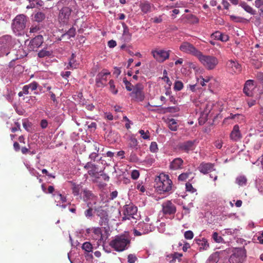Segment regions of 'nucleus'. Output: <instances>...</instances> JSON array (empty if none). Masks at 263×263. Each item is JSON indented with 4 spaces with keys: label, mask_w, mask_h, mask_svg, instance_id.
Masks as SVG:
<instances>
[{
    "label": "nucleus",
    "mask_w": 263,
    "mask_h": 263,
    "mask_svg": "<svg viewBox=\"0 0 263 263\" xmlns=\"http://www.w3.org/2000/svg\"><path fill=\"white\" fill-rule=\"evenodd\" d=\"M128 146L134 149H138L139 148L138 141L134 135L130 136L128 138Z\"/></svg>",
    "instance_id": "obj_27"
},
{
    "label": "nucleus",
    "mask_w": 263,
    "mask_h": 263,
    "mask_svg": "<svg viewBox=\"0 0 263 263\" xmlns=\"http://www.w3.org/2000/svg\"><path fill=\"white\" fill-rule=\"evenodd\" d=\"M162 210L165 214L171 215L176 211L175 205L170 200L164 202L162 204Z\"/></svg>",
    "instance_id": "obj_16"
},
{
    "label": "nucleus",
    "mask_w": 263,
    "mask_h": 263,
    "mask_svg": "<svg viewBox=\"0 0 263 263\" xmlns=\"http://www.w3.org/2000/svg\"><path fill=\"white\" fill-rule=\"evenodd\" d=\"M45 18V15L44 13L38 12L35 14L34 19L36 22H41Z\"/></svg>",
    "instance_id": "obj_40"
},
{
    "label": "nucleus",
    "mask_w": 263,
    "mask_h": 263,
    "mask_svg": "<svg viewBox=\"0 0 263 263\" xmlns=\"http://www.w3.org/2000/svg\"><path fill=\"white\" fill-rule=\"evenodd\" d=\"M138 132L144 140H150V134L148 130L144 131L143 129H140Z\"/></svg>",
    "instance_id": "obj_43"
},
{
    "label": "nucleus",
    "mask_w": 263,
    "mask_h": 263,
    "mask_svg": "<svg viewBox=\"0 0 263 263\" xmlns=\"http://www.w3.org/2000/svg\"><path fill=\"white\" fill-rule=\"evenodd\" d=\"M170 50H165L156 48L151 51V54L153 58L158 62L163 63L169 59Z\"/></svg>",
    "instance_id": "obj_8"
},
{
    "label": "nucleus",
    "mask_w": 263,
    "mask_h": 263,
    "mask_svg": "<svg viewBox=\"0 0 263 263\" xmlns=\"http://www.w3.org/2000/svg\"><path fill=\"white\" fill-rule=\"evenodd\" d=\"M58 5H68L63 7L60 11L59 18L63 23H67L70 16L72 7L76 5L75 0H61L58 3Z\"/></svg>",
    "instance_id": "obj_3"
},
{
    "label": "nucleus",
    "mask_w": 263,
    "mask_h": 263,
    "mask_svg": "<svg viewBox=\"0 0 263 263\" xmlns=\"http://www.w3.org/2000/svg\"><path fill=\"white\" fill-rule=\"evenodd\" d=\"M72 193L74 196H78L80 195V191L82 190V186L80 184H76V183H73L72 184Z\"/></svg>",
    "instance_id": "obj_39"
},
{
    "label": "nucleus",
    "mask_w": 263,
    "mask_h": 263,
    "mask_svg": "<svg viewBox=\"0 0 263 263\" xmlns=\"http://www.w3.org/2000/svg\"><path fill=\"white\" fill-rule=\"evenodd\" d=\"M123 31L121 40L124 42H128L130 41L132 38V34L129 32L128 27L124 24L123 25Z\"/></svg>",
    "instance_id": "obj_26"
},
{
    "label": "nucleus",
    "mask_w": 263,
    "mask_h": 263,
    "mask_svg": "<svg viewBox=\"0 0 263 263\" xmlns=\"http://www.w3.org/2000/svg\"><path fill=\"white\" fill-rule=\"evenodd\" d=\"M227 65L234 73H239L241 70V65L236 61L229 60L228 61Z\"/></svg>",
    "instance_id": "obj_20"
},
{
    "label": "nucleus",
    "mask_w": 263,
    "mask_h": 263,
    "mask_svg": "<svg viewBox=\"0 0 263 263\" xmlns=\"http://www.w3.org/2000/svg\"><path fill=\"white\" fill-rule=\"evenodd\" d=\"M183 161L180 158L174 159L170 164V168L173 170H177L182 167Z\"/></svg>",
    "instance_id": "obj_24"
},
{
    "label": "nucleus",
    "mask_w": 263,
    "mask_h": 263,
    "mask_svg": "<svg viewBox=\"0 0 263 263\" xmlns=\"http://www.w3.org/2000/svg\"><path fill=\"white\" fill-rule=\"evenodd\" d=\"M82 248L85 251V253L91 252L92 251V245L89 242L83 243Z\"/></svg>",
    "instance_id": "obj_42"
},
{
    "label": "nucleus",
    "mask_w": 263,
    "mask_h": 263,
    "mask_svg": "<svg viewBox=\"0 0 263 263\" xmlns=\"http://www.w3.org/2000/svg\"><path fill=\"white\" fill-rule=\"evenodd\" d=\"M127 259L128 263H135L137 260V258L135 255L130 254L128 255Z\"/></svg>",
    "instance_id": "obj_53"
},
{
    "label": "nucleus",
    "mask_w": 263,
    "mask_h": 263,
    "mask_svg": "<svg viewBox=\"0 0 263 263\" xmlns=\"http://www.w3.org/2000/svg\"><path fill=\"white\" fill-rule=\"evenodd\" d=\"M197 58L208 70L214 69L218 64V60L216 57L212 55H204L201 52H200Z\"/></svg>",
    "instance_id": "obj_5"
},
{
    "label": "nucleus",
    "mask_w": 263,
    "mask_h": 263,
    "mask_svg": "<svg viewBox=\"0 0 263 263\" xmlns=\"http://www.w3.org/2000/svg\"><path fill=\"white\" fill-rule=\"evenodd\" d=\"M239 230L238 229H226L223 230V235L236 236L238 235Z\"/></svg>",
    "instance_id": "obj_37"
},
{
    "label": "nucleus",
    "mask_w": 263,
    "mask_h": 263,
    "mask_svg": "<svg viewBox=\"0 0 263 263\" xmlns=\"http://www.w3.org/2000/svg\"><path fill=\"white\" fill-rule=\"evenodd\" d=\"M195 140L194 141H186L180 145V148L184 151L185 152H189L190 151H192L194 149V146L195 142Z\"/></svg>",
    "instance_id": "obj_23"
},
{
    "label": "nucleus",
    "mask_w": 263,
    "mask_h": 263,
    "mask_svg": "<svg viewBox=\"0 0 263 263\" xmlns=\"http://www.w3.org/2000/svg\"><path fill=\"white\" fill-rule=\"evenodd\" d=\"M239 6L247 12L252 15H254L256 14V11L254 10L251 6L248 5L246 2H241L239 3Z\"/></svg>",
    "instance_id": "obj_31"
},
{
    "label": "nucleus",
    "mask_w": 263,
    "mask_h": 263,
    "mask_svg": "<svg viewBox=\"0 0 263 263\" xmlns=\"http://www.w3.org/2000/svg\"><path fill=\"white\" fill-rule=\"evenodd\" d=\"M198 169L201 173L206 174L215 171L214 164L211 163L202 162L199 166Z\"/></svg>",
    "instance_id": "obj_17"
},
{
    "label": "nucleus",
    "mask_w": 263,
    "mask_h": 263,
    "mask_svg": "<svg viewBox=\"0 0 263 263\" xmlns=\"http://www.w3.org/2000/svg\"><path fill=\"white\" fill-rule=\"evenodd\" d=\"M123 120L126 121V123H125V127L127 129H129L130 128V124H132V122L131 121H130L128 118L126 116L123 117Z\"/></svg>",
    "instance_id": "obj_60"
},
{
    "label": "nucleus",
    "mask_w": 263,
    "mask_h": 263,
    "mask_svg": "<svg viewBox=\"0 0 263 263\" xmlns=\"http://www.w3.org/2000/svg\"><path fill=\"white\" fill-rule=\"evenodd\" d=\"M222 141L221 140H217L215 142L214 145L217 148H221L222 146Z\"/></svg>",
    "instance_id": "obj_64"
},
{
    "label": "nucleus",
    "mask_w": 263,
    "mask_h": 263,
    "mask_svg": "<svg viewBox=\"0 0 263 263\" xmlns=\"http://www.w3.org/2000/svg\"><path fill=\"white\" fill-rule=\"evenodd\" d=\"M189 177H191V178L194 177L192 173L190 171L181 174L178 176V180L179 181H185Z\"/></svg>",
    "instance_id": "obj_38"
},
{
    "label": "nucleus",
    "mask_w": 263,
    "mask_h": 263,
    "mask_svg": "<svg viewBox=\"0 0 263 263\" xmlns=\"http://www.w3.org/2000/svg\"><path fill=\"white\" fill-rule=\"evenodd\" d=\"M212 36L217 40H220L222 42H227L229 40V36L224 33H221L219 32H216L212 34Z\"/></svg>",
    "instance_id": "obj_29"
},
{
    "label": "nucleus",
    "mask_w": 263,
    "mask_h": 263,
    "mask_svg": "<svg viewBox=\"0 0 263 263\" xmlns=\"http://www.w3.org/2000/svg\"><path fill=\"white\" fill-rule=\"evenodd\" d=\"M255 87V81L253 80H248L245 83L243 91L246 96L251 97L253 95V90Z\"/></svg>",
    "instance_id": "obj_15"
},
{
    "label": "nucleus",
    "mask_w": 263,
    "mask_h": 263,
    "mask_svg": "<svg viewBox=\"0 0 263 263\" xmlns=\"http://www.w3.org/2000/svg\"><path fill=\"white\" fill-rule=\"evenodd\" d=\"M137 208L133 204H126L123 208V220L130 219L132 218L135 219L134 216L137 214Z\"/></svg>",
    "instance_id": "obj_12"
},
{
    "label": "nucleus",
    "mask_w": 263,
    "mask_h": 263,
    "mask_svg": "<svg viewBox=\"0 0 263 263\" xmlns=\"http://www.w3.org/2000/svg\"><path fill=\"white\" fill-rule=\"evenodd\" d=\"M186 190L188 192L194 193L196 190L193 187L192 185L190 183H186L185 185Z\"/></svg>",
    "instance_id": "obj_58"
},
{
    "label": "nucleus",
    "mask_w": 263,
    "mask_h": 263,
    "mask_svg": "<svg viewBox=\"0 0 263 263\" xmlns=\"http://www.w3.org/2000/svg\"><path fill=\"white\" fill-rule=\"evenodd\" d=\"M179 49L183 52L192 54L197 58L201 52L192 44L187 42H183L180 46Z\"/></svg>",
    "instance_id": "obj_11"
},
{
    "label": "nucleus",
    "mask_w": 263,
    "mask_h": 263,
    "mask_svg": "<svg viewBox=\"0 0 263 263\" xmlns=\"http://www.w3.org/2000/svg\"><path fill=\"white\" fill-rule=\"evenodd\" d=\"M43 43V38L42 35H37L34 37L30 42V48L34 50L39 47Z\"/></svg>",
    "instance_id": "obj_19"
},
{
    "label": "nucleus",
    "mask_w": 263,
    "mask_h": 263,
    "mask_svg": "<svg viewBox=\"0 0 263 263\" xmlns=\"http://www.w3.org/2000/svg\"><path fill=\"white\" fill-rule=\"evenodd\" d=\"M76 35V29L73 27L70 28L64 35H68V38L73 37Z\"/></svg>",
    "instance_id": "obj_48"
},
{
    "label": "nucleus",
    "mask_w": 263,
    "mask_h": 263,
    "mask_svg": "<svg viewBox=\"0 0 263 263\" xmlns=\"http://www.w3.org/2000/svg\"><path fill=\"white\" fill-rule=\"evenodd\" d=\"M53 196L54 198L55 202H57V205L60 206L63 209H65L66 207V205L65 204H61V203H65L67 201L66 197L62 195L60 193H55L53 194Z\"/></svg>",
    "instance_id": "obj_18"
},
{
    "label": "nucleus",
    "mask_w": 263,
    "mask_h": 263,
    "mask_svg": "<svg viewBox=\"0 0 263 263\" xmlns=\"http://www.w3.org/2000/svg\"><path fill=\"white\" fill-rule=\"evenodd\" d=\"M110 72L106 70H103L99 73L96 78V85L98 87H103L106 85L107 77Z\"/></svg>",
    "instance_id": "obj_13"
},
{
    "label": "nucleus",
    "mask_w": 263,
    "mask_h": 263,
    "mask_svg": "<svg viewBox=\"0 0 263 263\" xmlns=\"http://www.w3.org/2000/svg\"><path fill=\"white\" fill-rule=\"evenodd\" d=\"M212 238L216 242L219 243L222 240V238L218 235L217 232H214L212 235Z\"/></svg>",
    "instance_id": "obj_49"
},
{
    "label": "nucleus",
    "mask_w": 263,
    "mask_h": 263,
    "mask_svg": "<svg viewBox=\"0 0 263 263\" xmlns=\"http://www.w3.org/2000/svg\"><path fill=\"white\" fill-rule=\"evenodd\" d=\"M247 180V178L245 176H240L237 177L236 179V182L239 185L243 186L246 184Z\"/></svg>",
    "instance_id": "obj_41"
},
{
    "label": "nucleus",
    "mask_w": 263,
    "mask_h": 263,
    "mask_svg": "<svg viewBox=\"0 0 263 263\" xmlns=\"http://www.w3.org/2000/svg\"><path fill=\"white\" fill-rule=\"evenodd\" d=\"M140 7L141 11L144 13H147L149 12L151 10V5L148 2L141 3L140 5Z\"/></svg>",
    "instance_id": "obj_33"
},
{
    "label": "nucleus",
    "mask_w": 263,
    "mask_h": 263,
    "mask_svg": "<svg viewBox=\"0 0 263 263\" xmlns=\"http://www.w3.org/2000/svg\"><path fill=\"white\" fill-rule=\"evenodd\" d=\"M183 87V83L180 81H177L175 82L174 88L176 91L181 90Z\"/></svg>",
    "instance_id": "obj_45"
},
{
    "label": "nucleus",
    "mask_w": 263,
    "mask_h": 263,
    "mask_svg": "<svg viewBox=\"0 0 263 263\" xmlns=\"http://www.w3.org/2000/svg\"><path fill=\"white\" fill-rule=\"evenodd\" d=\"M15 95V92L14 89L7 88L4 96L9 102L12 103Z\"/></svg>",
    "instance_id": "obj_28"
},
{
    "label": "nucleus",
    "mask_w": 263,
    "mask_h": 263,
    "mask_svg": "<svg viewBox=\"0 0 263 263\" xmlns=\"http://www.w3.org/2000/svg\"><path fill=\"white\" fill-rule=\"evenodd\" d=\"M123 81L125 85L126 89L129 91H132L133 88H132L133 86L131 83L128 82L126 78H124Z\"/></svg>",
    "instance_id": "obj_52"
},
{
    "label": "nucleus",
    "mask_w": 263,
    "mask_h": 263,
    "mask_svg": "<svg viewBox=\"0 0 263 263\" xmlns=\"http://www.w3.org/2000/svg\"><path fill=\"white\" fill-rule=\"evenodd\" d=\"M109 85L110 87V91L114 95L117 94L118 93V90L116 89V87L114 84V82L112 80H110L109 81Z\"/></svg>",
    "instance_id": "obj_47"
},
{
    "label": "nucleus",
    "mask_w": 263,
    "mask_h": 263,
    "mask_svg": "<svg viewBox=\"0 0 263 263\" xmlns=\"http://www.w3.org/2000/svg\"><path fill=\"white\" fill-rule=\"evenodd\" d=\"M219 259L218 252L212 254L207 259L205 263H217Z\"/></svg>",
    "instance_id": "obj_35"
},
{
    "label": "nucleus",
    "mask_w": 263,
    "mask_h": 263,
    "mask_svg": "<svg viewBox=\"0 0 263 263\" xmlns=\"http://www.w3.org/2000/svg\"><path fill=\"white\" fill-rule=\"evenodd\" d=\"M76 55L72 53L69 60L68 65L67 66V69H75L78 67L79 63L75 60Z\"/></svg>",
    "instance_id": "obj_32"
},
{
    "label": "nucleus",
    "mask_w": 263,
    "mask_h": 263,
    "mask_svg": "<svg viewBox=\"0 0 263 263\" xmlns=\"http://www.w3.org/2000/svg\"><path fill=\"white\" fill-rule=\"evenodd\" d=\"M143 86L140 83L135 85L130 93V96L136 101L141 102L145 98V95L143 92Z\"/></svg>",
    "instance_id": "obj_10"
},
{
    "label": "nucleus",
    "mask_w": 263,
    "mask_h": 263,
    "mask_svg": "<svg viewBox=\"0 0 263 263\" xmlns=\"http://www.w3.org/2000/svg\"><path fill=\"white\" fill-rule=\"evenodd\" d=\"M184 236L186 239H192L194 237L193 232L192 231H186L184 233Z\"/></svg>",
    "instance_id": "obj_50"
},
{
    "label": "nucleus",
    "mask_w": 263,
    "mask_h": 263,
    "mask_svg": "<svg viewBox=\"0 0 263 263\" xmlns=\"http://www.w3.org/2000/svg\"><path fill=\"white\" fill-rule=\"evenodd\" d=\"M92 233H93L94 236H93V238L96 240H101L102 238V234L101 229L100 228H94L92 229Z\"/></svg>",
    "instance_id": "obj_34"
},
{
    "label": "nucleus",
    "mask_w": 263,
    "mask_h": 263,
    "mask_svg": "<svg viewBox=\"0 0 263 263\" xmlns=\"http://www.w3.org/2000/svg\"><path fill=\"white\" fill-rule=\"evenodd\" d=\"M140 174L138 170H133L131 173V177L134 180L137 179L139 177Z\"/></svg>",
    "instance_id": "obj_55"
},
{
    "label": "nucleus",
    "mask_w": 263,
    "mask_h": 263,
    "mask_svg": "<svg viewBox=\"0 0 263 263\" xmlns=\"http://www.w3.org/2000/svg\"><path fill=\"white\" fill-rule=\"evenodd\" d=\"M30 3H34L36 6L42 7L44 5V2L42 0H27Z\"/></svg>",
    "instance_id": "obj_57"
},
{
    "label": "nucleus",
    "mask_w": 263,
    "mask_h": 263,
    "mask_svg": "<svg viewBox=\"0 0 263 263\" xmlns=\"http://www.w3.org/2000/svg\"><path fill=\"white\" fill-rule=\"evenodd\" d=\"M254 5L258 9H263V0H255Z\"/></svg>",
    "instance_id": "obj_56"
},
{
    "label": "nucleus",
    "mask_w": 263,
    "mask_h": 263,
    "mask_svg": "<svg viewBox=\"0 0 263 263\" xmlns=\"http://www.w3.org/2000/svg\"><path fill=\"white\" fill-rule=\"evenodd\" d=\"M232 254L229 258L230 263H242L246 257V250L243 248L233 249Z\"/></svg>",
    "instance_id": "obj_7"
},
{
    "label": "nucleus",
    "mask_w": 263,
    "mask_h": 263,
    "mask_svg": "<svg viewBox=\"0 0 263 263\" xmlns=\"http://www.w3.org/2000/svg\"><path fill=\"white\" fill-rule=\"evenodd\" d=\"M156 190L160 194L168 193L172 190L173 183L168 175L160 174L155 179Z\"/></svg>",
    "instance_id": "obj_1"
},
{
    "label": "nucleus",
    "mask_w": 263,
    "mask_h": 263,
    "mask_svg": "<svg viewBox=\"0 0 263 263\" xmlns=\"http://www.w3.org/2000/svg\"><path fill=\"white\" fill-rule=\"evenodd\" d=\"M92 196V194L89 191L84 190L83 191V200L85 201L90 199Z\"/></svg>",
    "instance_id": "obj_44"
},
{
    "label": "nucleus",
    "mask_w": 263,
    "mask_h": 263,
    "mask_svg": "<svg viewBox=\"0 0 263 263\" xmlns=\"http://www.w3.org/2000/svg\"><path fill=\"white\" fill-rule=\"evenodd\" d=\"M168 128L172 131H176L178 128V124L174 119H169L167 120Z\"/></svg>",
    "instance_id": "obj_36"
},
{
    "label": "nucleus",
    "mask_w": 263,
    "mask_h": 263,
    "mask_svg": "<svg viewBox=\"0 0 263 263\" xmlns=\"http://www.w3.org/2000/svg\"><path fill=\"white\" fill-rule=\"evenodd\" d=\"M162 80L166 83L167 86L166 87H171L172 85V82L170 81L169 78L167 76H165L162 78Z\"/></svg>",
    "instance_id": "obj_61"
},
{
    "label": "nucleus",
    "mask_w": 263,
    "mask_h": 263,
    "mask_svg": "<svg viewBox=\"0 0 263 263\" xmlns=\"http://www.w3.org/2000/svg\"><path fill=\"white\" fill-rule=\"evenodd\" d=\"M26 86L28 87L30 91H34L37 89L39 84L36 82L34 81L26 85Z\"/></svg>",
    "instance_id": "obj_46"
},
{
    "label": "nucleus",
    "mask_w": 263,
    "mask_h": 263,
    "mask_svg": "<svg viewBox=\"0 0 263 263\" xmlns=\"http://www.w3.org/2000/svg\"><path fill=\"white\" fill-rule=\"evenodd\" d=\"M241 134L239 130V127L238 125L234 126L232 131L230 134L231 139L234 141H237L241 138Z\"/></svg>",
    "instance_id": "obj_22"
},
{
    "label": "nucleus",
    "mask_w": 263,
    "mask_h": 263,
    "mask_svg": "<svg viewBox=\"0 0 263 263\" xmlns=\"http://www.w3.org/2000/svg\"><path fill=\"white\" fill-rule=\"evenodd\" d=\"M84 215L88 219L91 218L92 217V209L89 208L84 212Z\"/></svg>",
    "instance_id": "obj_54"
},
{
    "label": "nucleus",
    "mask_w": 263,
    "mask_h": 263,
    "mask_svg": "<svg viewBox=\"0 0 263 263\" xmlns=\"http://www.w3.org/2000/svg\"><path fill=\"white\" fill-rule=\"evenodd\" d=\"M84 168L88 170V174L91 176H95L98 173V168L97 165L88 162L84 166Z\"/></svg>",
    "instance_id": "obj_21"
},
{
    "label": "nucleus",
    "mask_w": 263,
    "mask_h": 263,
    "mask_svg": "<svg viewBox=\"0 0 263 263\" xmlns=\"http://www.w3.org/2000/svg\"><path fill=\"white\" fill-rule=\"evenodd\" d=\"M155 228V226L153 222H140L138 224L137 229H134V234L136 236H140L154 231Z\"/></svg>",
    "instance_id": "obj_9"
},
{
    "label": "nucleus",
    "mask_w": 263,
    "mask_h": 263,
    "mask_svg": "<svg viewBox=\"0 0 263 263\" xmlns=\"http://www.w3.org/2000/svg\"><path fill=\"white\" fill-rule=\"evenodd\" d=\"M15 44V40L9 35H4L0 37V57L8 55L10 49Z\"/></svg>",
    "instance_id": "obj_4"
},
{
    "label": "nucleus",
    "mask_w": 263,
    "mask_h": 263,
    "mask_svg": "<svg viewBox=\"0 0 263 263\" xmlns=\"http://www.w3.org/2000/svg\"><path fill=\"white\" fill-rule=\"evenodd\" d=\"M49 55V52L45 50L40 51L38 53V55L40 58H43Z\"/></svg>",
    "instance_id": "obj_63"
},
{
    "label": "nucleus",
    "mask_w": 263,
    "mask_h": 263,
    "mask_svg": "<svg viewBox=\"0 0 263 263\" xmlns=\"http://www.w3.org/2000/svg\"><path fill=\"white\" fill-rule=\"evenodd\" d=\"M195 241L198 245L200 251L206 250L209 248V244L208 240L204 238H202V239L196 238L195 239Z\"/></svg>",
    "instance_id": "obj_25"
},
{
    "label": "nucleus",
    "mask_w": 263,
    "mask_h": 263,
    "mask_svg": "<svg viewBox=\"0 0 263 263\" xmlns=\"http://www.w3.org/2000/svg\"><path fill=\"white\" fill-rule=\"evenodd\" d=\"M96 214L100 217L99 223L101 226H106L108 223V215L106 211L102 207H98L95 209Z\"/></svg>",
    "instance_id": "obj_14"
},
{
    "label": "nucleus",
    "mask_w": 263,
    "mask_h": 263,
    "mask_svg": "<svg viewBox=\"0 0 263 263\" xmlns=\"http://www.w3.org/2000/svg\"><path fill=\"white\" fill-rule=\"evenodd\" d=\"M149 149L152 153H155L158 151V145L156 142H152L151 143L149 146Z\"/></svg>",
    "instance_id": "obj_51"
},
{
    "label": "nucleus",
    "mask_w": 263,
    "mask_h": 263,
    "mask_svg": "<svg viewBox=\"0 0 263 263\" xmlns=\"http://www.w3.org/2000/svg\"><path fill=\"white\" fill-rule=\"evenodd\" d=\"M28 171L31 175L36 177L37 178H38L39 176H40L39 175V173L34 168H33L32 167H31L30 168H29V170Z\"/></svg>",
    "instance_id": "obj_59"
},
{
    "label": "nucleus",
    "mask_w": 263,
    "mask_h": 263,
    "mask_svg": "<svg viewBox=\"0 0 263 263\" xmlns=\"http://www.w3.org/2000/svg\"><path fill=\"white\" fill-rule=\"evenodd\" d=\"M231 20L235 22H241L242 20H243L242 17L236 16L235 15H231L230 16Z\"/></svg>",
    "instance_id": "obj_62"
},
{
    "label": "nucleus",
    "mask_w": 263,
    "mask_h": 263,
    "mask_svg": "<svg viewBox=\"0 0 263 263\" xmlns=\"http://www.w3.org/2000/svg\"><path fill=\"white\" fill-rule=\"evenodd\" d=\"M99 145V144L97 142H94L93 144V146L96 152H92L89 155V159H90L91 161H95L97 158L98 157V152L100 149Z\"/></svg>",
    "instance_id": "obj_30"
},
{
    "label": "nucleus",
    "mask_w": 263,
    "mask_h": 263,
    "mask_svg": "<svg viewBox=\"0 0 263 263\" xmlns=\"http://www.w3.org/2000/svg\"><path fill=\"white\" fill-rule=\"evenodd\" d=\"M130 239L125 235L116 236L109 242V246L115 251L122 252L129 246Z\"/></svg>",
    "instance_id": "obj_2"
},
{
    "label": "nucleus",
    "mask_w": 263,
    "mask_h": 263,
    "mask_svg": "<svg viewBox=\"0 0 263 263\" xmlns=\"http://www.w3.org/2000/svg\"><path fill=\"white\" fill-rule=\"evenodd\" d=\"M26 16L24 14H18L13 20L11 27L13 31L16 34H21L26 27Z\"/></svg>",
    "instance_id": "obj_6"
}]
</instances>
